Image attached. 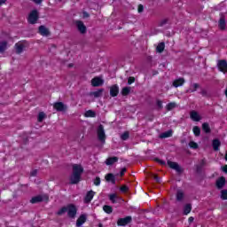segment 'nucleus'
I'll use <instances>...</instances> for the list:
<instances>
[{"instance_id":"nucleus-1","label":"nucleus","mask_w":227,"mask_h":227,"mask_svg":"<svg viewBox=\"0 0 227 227\" xmlns=\"http://www.w3.org/2000/svg\"><path fill=\"white\" fill-rule=\"evenodd\" d=\"M40 19V13L36 9L30 12L27 18L28 24H36Z\"/></svg>"},{"instance_id":"nucleus-2","label":"nucleus","mask_w":227,"mask_h":227,"mask_svg":"<svg viewBox=\"0 0 227 227\" xmlns=\"http://www.w3.org/2000/svg\"><path fill=\"white\" fill-rule=\"evenodd\" d=\"M67 215L70 217V219H75V215H77V207L75 205H67Z\"/></svg>"},{"instance_id":"nucleus-3","label":"nucleus","mask_w":227,"mask_h":227,"mask_svg":"<svg viewBox=\"0 0 227 227\" xmlns=\"http://www.w3.org/2000/svg\"><path fill=\"white\" fill-rule=\"evenodd\" d=\"M98 139L101 143H106V131L104 130V125L100 124L98 128Z\"/></svg>"},{"instance_id":"nucleus-4","label":"nucleus","mask_w":227,"mask_h":227,"mask_svg":"<svg viewBox=\"0 0 227 227\" xmlns=\"http://www.w3.org/2000/svg\"><path fill=\"white\" fill-rule=\"evenodd\" d=\"M132 223V216H126L124 218H120L117 221L118 226H127V224H130Z\"/></svg>"},{"instance_id":"nucleus-5","label":"nucleus","mask_w":227,"mask_h":227,"mask_svg":"<svg viewBox=\"0 0 227 227\" xmlns=\"http://www.w3.org/2000/svg\"><path fill=\"white\" fill-rule=\"evenodd\" d=\"M53 108H55L56 111H58L59 113H64V111H67V109H68L67 105H64L63 102H56V103H54L53 104Z\"/></svg>"},{"instance_id":"nucleus-6","label":"nucleus","mask_w":227,"mask_h":227,"mask_svg":"<svg viewBox=\"0 0 227 227\" xmlns=\"http://www.w3.org/2000/svg\"><path fill=\"white\" fill-rule=\"evenodd\" d=\"M217 67L220 70V72H223V74H227V62H226V60H224V59L218 60Z\"/></svg>"},{"instance_id":"nucleus-7","label":"nucleus","mask_w":227,"mask_h":227,"mask_svg":"<svg viewBox=\"0 0 227 227\" xmlns=\"http://www.w3.org/2000/svg\"><path fill=\"white\" fill-rule=\"evenodd\" d=\"M91 85L93 86V88H98V86H103L104 80L98 76H96L91 80Z\"/></svg>"},{"instance_id":"nucleus-8","label":"nucleus","mask_w":227,"mask_h":227,"mask_svg":"<svg viewBox=\"0 0 227 227\" xmlns=\"http://www.w3.org/2000/svg\"><path fill=\"white\" fill-rule=\"evenodd\" d=\"M82 173H84V168L82 166L79 164L73 165V174L82 176Z\"/></svg>"},{"instance_id":"nucleus-9","label":"nucleus","mask_w":227,"mask_h":227,"mask_svg":"<svg viewBox=\"0 0 227 227\" xmlns=\"http://www.w3.org/2000/svg\"><path fill=\"white\" fill-rule=\"evenodd\" d=\"M167 164L171 169H175V171H176L177 173H182V168H180V165H178V163L168 160Z\"/></svg>"},{"instance_id":"nucleus-10","label":"nucleus","mask_w":227,"mask_h":227,"mask_svg":"<svg viewBox=\"0 0 227 227\" xmlns=\"http://www.w3.org/2000/svg\"><path fill=\"white\" fill-rule=\"evenodd\" d=\"M88 220V215L86 214H82L78 219L76 220V226L81 227L86 221Z\"/></svg>"},{"instance_id":"nucleus-11","label":"nucleus","mask_w":227,"mask_h":227,"mask_svg":"<svg viewBox=\"0 0 227 227\" xmlns=\"http://www.w3.org/2000/svg\"><path fill=\"white\" fill-rule=\"evenodd\" d=\"M38 33H39V35H42V36H49L51 35V31H49V28H47L43 25H41L38 27Z\"/></svg>"},{"instance_id":"nucleus-12","label":"nucleus","mask_w":227,"mask_h":227,"mask_svg":"<svg viewBox=\"0 0 227 227\" xmlns=\"http://www.w3.org/2000/svg\"><path fill=\"white\" fill-rule=\"evenodd\" d=\"M81 182V176L77 174H72L70 176V184L71 185H75Z\"/></svg>"},{"instance_id":"nucleus-13","label":"nucleus","mask_w":227,"mask_h":227,"mask_svg":"<svg viewBox=\"0 0 227 227\" xmlns=\"http://www.w3.org/2000/svg\"><path fill=\"white\" fill-rule=\"evenodd\" d=\"M118 93H120V87L117 84L113 85L110 87V95L112 97H118Z\"/></svg>"},{"instance_id":"nucleus-14","label":"nucleus","mask_w":227,"mask_h":227,"mask_svg":"<svg viewBox=\"0 0 227 227\" xmlns=\"http://www.w3.org/2000/svg\"><path fill=\"white\" fill-rule=\"evenodd\" d=\"M95 192H93V190L89 191L84 198V203H91V200H93Z\"/></svg>"},{"instance_id":"nucleus-15","label":"nucleus","mask_w":227,"mask_h":227,"mask_svg":"<svg viewBox=\"0 0 227 227\" xmlns=\"http://www.w3.org/2000/svg\"><path fill=\"white\" fill-rule=\"evenodd\" d=\"M76 27L78 29V31H80V33H82V35H84V33H86V26L84 25V23L81 20L76 21Z\"/></svg>"},{"instance_id":"nucleus-16","label":"nucleus","mask_w":227,"mask_h":227,"mask_svg":"<svg viewBox=\"0 0 227 227\" xmlns=\"http://www.w3.org/2000/svg\"><path fill=\"white\" fill-rule=\"evenodd\" d=\"M226 185V178L224 176H221L216 180V187L217 189H223Z\"/></svg>"},{"instance_id":"nucleus-17","label":"nucleus","mask_w":227,"mask_h":227,"mask_svg":"<svg viewBox=\"0 0 227 227\" xmlns=\"http://www.w3.org/2000/svg\"><path fill=\"white\" fill-rule=\"evenodd\" d=\"M15 49L16 54H22V52H24V49H26V45L20 42L15 44Z\"/></svg>"},{"instance_id":"nucleus-18","label":"nucleus","mask_w":227,"mask_h":227,"mask_svg":"<svg viewBox=\"0 0 227 227\" xmlns=\"http://www.w3.org/2000/svg\"><path fill=\"white\" fill-rule=\"evenodd\" d=\"M212 146L215 152H219V148L221 147V140L218 138L214 139L212 141Z\"/></svg>"},{"instance_id":"nucleus-19","label":"nucleus","mask_w":227,"mask_h":227,"mask_svg":"<svg viewBox=\"0 0 227 227\" xmlns=\"http://www.w3.org/2000/svg\"><path fill=\"white\" fill-rule=\"evenodd\" d=\"M185 82V79L184 78H178L173 82V87L178 88L179 86H184V83Z\"/></svg>"},{"instance_id":"nucleus-20","label":"nucleus","mask_w":227,"mask_h":227,"mask_svg":"<svg viewBox=\"0 0 227 227\" xmlns=\"http://www.w3.org/2000/svg\"><path fill=\"white\" fill-rule=\"evenodd\" d=\"M102 93H104V89H98L97 91L90 92V97H94L95 98H98L102 97Z\"/></svg>"},{"instance_id":"nucleus-21","label":"nucleus","mask_w":227,"mask_h":227,"mask_svg":"<svg viewBox=\"0 0 227 227\" xmlns=\"http://www.w3.org/2000/svg\"><path fill=\"white\" fill-rule=\"evenodd\" d=\"M219 27L222 31H224L226 29V19L224 16H222L219 20Z\"/></svg>"},{"instance_id":"nucleus-22","label":"nucleus","mask_w":227,"mask_h":227,"mask_svg":"<svg viewBox=\"0 0 227 227\" xmlns=\"http://www.w3.org/2000/svg\"><path fill=\"white\" fill-rule=\"evenodd\" d=\"M118 160V157L114 156V157H109L108 159L106 160L105 163L106 164V166H113V164H114V162H116Z\"/></svg>"},{"instance_id":"nucleus-23","label":"nucleus","mask_w":227,"mask_h":227,"mask_svg":"<svg viewBox=\"0 0 227 227\" xmlns=\"http://www.w3.org/2000/svg\"><path fill=\"white\" fill-rule=\"evenodd\" d=\"M105 178L106 182H111V184H113L114 185V184H116V177L111 173L107 174Z\"/></svg>"},{"instance_id":"nucleus-24","label":"nucleus","mask_w":227,"mask_h":227,"mask_svg":"<svg viewBox=\"0 0 227 227\" xmlns=\"http://www.w3.org/2000/svg\"><path fill=\"white\" fill-rule=\"evenodd\" d=\"M42 201H43V197L42 195L35 196L30 200V203L32 204L42 203Z\"/></svg>"},{"instance_id":"nucleus-25","label":"nucleus","mask_w":227,"mask_h":227,"mask_svg":"<svg viewBox=\"0 0 227 227\" xmlns=\"http://www.w3.org/2000/svg\"><path fill=\"white\" fill-rule=\"evenodd\" d=\"M173 136V129L165 131L160 135V139H166V137H171Z\"/></svg>"},{"instance_id":"nucleus-26","label":"nucleus","mask_w":227,"mask_h":227,"mask_svg":"<svg viewBox=\"0 0 227 227\" xmlns=\"http://www.w3.org/2000/svg\"><path fill=\"white\" fill-rule=\"evenodd\" d=\"M190 117L193 120V121H200V120H201L200 114L196 111H192L190 114Z\"/></svg>"},{"instance_id":"nucleus-27","label":"nucleus","mask_w":227,"mask_h":227,"mask_svg":"<svg viewBox=\"0 0 227 227\" xmlns=\"http://www.w3.org/2000/svg\"><path fill=\"white\" fill-rule=\"evenodd\" d=\"M202 130L206 133V134H210V132H212V129H210V125L207 122H204L202 124Z\"/></svg>"},{"instance_id":"nucleus-28","label":"nucleus","mask_w":227,"mask_h":227,"mask_svg":"<svg viewBox=\"0 0 227 227\" xmlns=\"http://www.w3.org/2000/svg\"><path fill=\"white\" fill-rule=\"evenodd\" d=\"M165 47H166V44L164 43V42L160 43L156 47L157 52H159L160 54L164 52Z\"/></svg>"},{"instance_id":"nucleus-29","label":"nucleus","mask_w":227,"mask_h":227,"mask_svg":"<svg viewBox=\"0 0 227 227\" xmlns=\"http://www.w3.org/2000/svg\"><path fill=\"white\" fill-rule=\"evenodd\" d=\"M191 210H192V206L191 204H186L184 208V215H187L188 214H191Z\"/></svg>"},{"instance_id":"nucleus-30","label":"nucleus","mask_w":227,"mask_h":227,"mask_svg":"<svg viewBox=\"0 0 227 227\" xmlns=\"http://www.w3.org/2000/svg\"><path fill=\"white\" fill-rule=\"evenodd\" d=\"M86 118H95L97 116V113L93 110H89L85 113Z\"/></svg>"},{"instance_id":"nucleus-31","label":"nucleus","mask_w":227,"mask_h":227,"mask_svg":"<svg viewBox=\"0 0 227 227\" xmlns=\"http://www.w3.org/2000/svg\"><path fill=\"white\" fill-rule=\"evenodd\" d=\"M193 134L196 137H200V136L201 135V129H200V127H198V126H194L193 127Z\"/></svg>"},{"instance_id":"nucleus-32","label":"nucleus","mask_w":227,"mask_h":227,"mask_svg":"<svg viewBox=\"0 0 227 227\" xmlns=\"http://www.w3.org/2000/svg\"><path fill=\"white\" fill-rule=\"evenodd\" d=\"M103 210H104V212H106V214H113V207H111V206L105 205L103 207Z\"/></svg>"},{"instance_id":"nucleus-33","label":"nucleus","mask_w":227,"mask_h":227,"mask_svg":"<svg viewBox=\"0 0 227 227\" xmlns=\"http://www.w3.org/2000/svg\"><path fill=\"white\" fill-rule=\"evenodd\" d=\"M130 93V87H124L121 90V95L123 97H127V95H129Z\"/></svg>"},{"instance_id":"nucleus-34","label":"nucleus","mask_w":227,"mask_h":227,"mask_svg":"<svg viewBox=\"0 0 227 227\" xmlns=\"http://www.w3.org/2000/svg\"><path fill=\"white\" fill-rule=\"evenodd\" d=\"M7 45H8V43H6V41L1 42L0 43V52H4V51H6Z\"/></svg>"},{"instance_id":"nucleus-35","label":"nucleus","mask_w":227,"mask_h":227,"mask_svg":"<svg viewBox=\"0 0 227 227\" xmlns=\"http://www.w3.org/2000/svg\"><path fill=\"white\" fill-rule=\"evenodd\" d=\"M192 86L193 89L188 90L187 93H194V91H197L198 88H200L199 83H193Z\"/></svg>"},{"instance_id":"nucleus-36","label":"nucleus","mask_w":227,"mask_h":227,"mask_svg":"<svg viewBox=\"0 0 227 227\" xmlns=\"http://www.w3.org/2000/svg\"><path fill=\"white\" fill-rule=\"evenodd\" d=\"M175 107H176V103H168L166 106L167 111H173V109H175Z\"/></svg>"},{"instance_id":"nucleus-37","label":"nucleus","mask_w":227,"mask_h":227,"mask_svg":"<svg viewBox=\"0 0 227 227\" xmlns=\"http://www.w3.org/2000/svg\"><path fill=\"white\" fill-rule=\"evenodd\" d=\"M67 207H63L57 212V215H63V214H67Z\"/></svg>"},{"instance_id":"nucleus-38","label":"nucleus","mask_w":227,"mask_h":227,"mask_svg":"<svg viewBox=\"0 0 227 227\" xmlns=\"http://www.w3.org/2000/svg\"><path fill=\"white\" fill-rule=\"evenodd\" d=\"M43 120H45V113L40 112L38 114L37 121L42 122Z\"/></svg>"},{"instance_id":"nucleus-39","label":"nucleus","mask_w":227,"mask_h":227,"mask_svg":"<svg viewBox=\"0 0 227 227\" xmlns=\"http://www.w3.org/2000/svg\"><path fill=\"white\" fill-rule=\"evenodd\" d=\"M129 137L130 134L129 133V131H125L122 135H121V139L122 141H127V139H129Z\"/></svg>"},{"instance_id":"nucleus-40","label":"nucleus","mask_w":227,"mask_h":227,"mask_svg":"<svg viewBox=\"0 0 227 227\" xmlns=\"http://www.w3.org/2000/svg\"><path fill=\"white\" fill-rule=\"evenodd\" d=\"M176 200H177V201H182V200H184V192L183 191L177 192Z\"/></svg>"},{"instance_id":"nucleus-41","label":"nucleus","mask_w":227,"mask_h":227,"mask_svg":"<svg viewBox=\"0 0 227 227\" xmlns=\"http://www.w3.org/2000/svg\"><path fill=\"white\" fill-rule=\"evenodd\" d=\"M169 20L168 19H164V20H161L160 21L158 22V26L159 27H163V26H166V24H168Z\"/></svg>"},{"instance_id":"nucleus-42","label":"nucleus","mask_w":227,"mask_h":227,"mask_svg":"<svg viewBox=\"0 0 227 227\" xmlns=\"http://www.w3.org/2000/svg\"><path fill=\"white\" fill-rule=\"evenodd\" d=\"M116 198H118L116 193H112L109 195V200L112 203H116Z\"/></svg>"},{"instance_id":"nucleus-43","label":"nucleus","mask_w":227,"mask_h":227,"mask_svg":"<svg viewBox=\"0 0 227 227\" xmlns=\"http://www.w3.org/2000/svg\"><path fill=\"white\" fill-rule=\"evenodd\" d=\"M189 146H190V148H192L193 150H198V143H196L194 141H191L189 143Z\"/></svg>"},{"instance_id":"nucleus-44","label":"nucleus","mask_w":227,"mask_h":227,"mask_svg":"<svg viewBox=\"0 0 227 227\" xmlns=\"http://www.w3.org/2000/svg\"><path fill=\"white\" fill-rule=\"evenodd\" d=\"M156 106H158V110H159V111L162 110V108L164 107V106H162V101H161L160 99H158V100L156 101Z\"/></svg>"},{"instance_id":"nucleus-45","label":"nucleus","mask_w":227,"mask_h":227,"mask_svg":"<svg viewBox=\"0 0 227 227\" xmlns=\"http://www.w3.org/2000/svg\"><path fill=\"white\" fill-rule=\"evenodd\" d=\"M221 198L222 200H227V190L221 191Z\"/></svg>"},{"instance_id":"nucleus-46","label":"nucleus","mask_w":227,"mask_h":227,"mask_svg":"<svg viewBox=\"0 0 227 227\" xmlns=\"http://www.w3.org/2000/svg\"><path fill=\"white\" fill-rule=\"evenodd\" d=\"M133 82H136V78L130 76L128 78V84L130 85L132 84Z\"/></svg>"},{"instance_id":"nucleus-47","label":"nucleus","mask_w":227,"mask_h":227,"mask_svg":"<svg viewBox=\"0 0 227 227\" xmlns=\"http://www.w3.org/2000/svg\"><path fill=\"white\" fill-rule=\"evenodd\" d=\"M121 192H127L129 191V186L123 185L120 188Z\"/></svg>"},{"instance_id":"nucleus-48","label":"nucleus","mask_w":227,"mask_h":227,"mask_svg":"<svg viewBox=\"0 0 227 227\" xmlns=\"http://www.w3.org/2000/svg\"><path fill=\"white\" fill-rule=\"evenodd\" d=\"M200 95H202V97H207L208 96V92L207 91V90L202 89L200 90Z\"/></svg>"},{"instance_id":"nucleus-49","label":"nucleus","mask_w":227,"mask_h":227,"mask_svg":"<svg viewBox=\"0 0 227 227\" xmlns=\"http://www.w3.org/2000/svg\"><path fill=\"white\" fill-rule=\"evenodd\" d=\"M156 162H159L161 166H166V161L160 160L159 158H155Z\"/></svg>"},{"instance_id":"nucleus-50","label":"nucleus","mask_w":227,"mask_h":227,"mask_svg":"<svg viewBox=\"0 0 227 227\" xmlns=\"http://www.w3.org/2000/svg\"><path fill=\"white\" fill-rule=\"evenodd\" d=\"M94 185H100V178L98 176L94 179Z\"/></svg>"},{"instance_id":"nucleus-51","label":"nucleus","mask_w":227,"mask_h":227,"mask_svg":"<svg viewBox=\"0 0 227 227\" xmlns=\"http://www.w3.org/2000/svg\"><path fill=\"white\" fill-rule=\"evenodd\" d=\"M36 175H38L37 169H34L30 172V176H36Z\"/></svg>"},{"instance_id":"nucleus-52","label":"nucleus","mask_w":227,"mask_h":227,"mask_svg":"<svg viewBox=\"0 0 227 227\" xmlns=\"http://www.w3.org/2000/svg\"><path fill=\"white\" fill-rule=\"evenodd\" d=\"M203 169V167L201 165H197L196 166V171L197 173H201V170Z\"/></svg>"},{"instance_id":"nucleus-53","label":"nucleus","mask_w":227,"mask_h":227,"mask_svg":"<svg viewBox=\"0 0 227 227\" xmlns=\"http://www.w3.org/2000/svg\"><path fill=\"white\" fill-rule=\"evenodd\" d=\"M153 178H154L155 182H157L158 184H160V177H159L157 175H154Z\"/></svg>"},{"instance_id":"nucleus-54","label":"nucleus","mask_w":227,"mask_h":227,"mask_svg":"<svg viewBox=\"0 0 227 227\" xmlns=\"http://www.w3.org/2000/svg\"><path fill=\"white\" fill-rule=\"evenodd\" d=\"M143 10H145V7L143 6V4H139L138 5V13H142Z\"/></svg>"},{"instance_id":"nucleus-55","label":"nucleus","mask_w":227,"mask_h":227,"mask_svg":"<svg viewBox=\"0 0 227 227\" xmlns=\"http://www.w3.org/2000/svg\"><path fill=\"white\" fill-rule=\"evenodd\" d=\"M35 4H42L43 3V0H32Z\"/></svg>"},{"instance_id":"nucleus-56","label":"nucleus","mask_w":227,"mask_h":227,"mask_svg":"<svg viewBox=\"0 0 227 227\" xmlns=\"http://www.w3.org/2000/svg\"><path fill=\"white\" fill-rule=\"evenodd\" d=\"M126 172H127V168H121V176H123V175H125Z\"/></svg>"},{"instance_id":"nucleus-57","label":"nucleus","mask_w":227,"mask_h":227,"mask_svg":"<svg viewBox=\"0 0 227 227\" xmlns=\"http://www.w3.org/2000/svg\"><path fill=\"white\" fill-rule=\"evenodd\" d=\"M207 164V161L205 160H202L200 166H201V168H203V166H205Z\"/></svg>"},{"instance_id":"nucleus-58","label":"nucleus","mask_w":227,"mask_h":227,"mask_svg":"<svg viewBox=\"0 0 227 227\" xmlns=\"http://www.w3.org/2000/svg\"><path fill=\"white\" fill-rule=\"evenodd\" d=\"M223 173H227V165L223 167Z\"/></svg>"},{"instance_id":"nucleus-59","label":"nucleus","mask_w":227,"mask_h":227,"mask_svg":"<svg viewBox=\"0 0 227 227\" xmlns=\"http://www.w3.org/2000/svg\"><path fill=\"white\" fill-rule=\"evenodd\" d=\"M189 223H193L194 222V217L191 216L189 219H188Z\"/></svg>"},{"instance_id":"nucleus-60","label":"nucleus","mask_w":227,"mask_h":227,"mask_svg":"<svg viewBox=\"0 0 227 227\" xmlns=\"http://www.w3.org/2000/svg\"><path fill=\"white\" fill-rule=\"evenodd\" d=\"M4 3H6V0H0V6H1L2 4H4Z\"/></svg>"},{"instance_id":"nucleus-61","label":"nucleus","mask_w":227,"mask_h":227,"mask_svg":"<svg viewBox=\"0 0 227 227\" xmlns=\"http://www.w3.org/2000/svg\"><path fill=\"white\" fill-rule=\"evenodd\" d=\"M98 227H104V225L102 223H99Z\"/></svg>"},{"instance_id":"nucleus-62","label":"nucleus","mask_w":227,"mask_h":227,"mask_svg":"<svg viewBox=\"0 0 227 227\" xmlns=\"http://www.w3.org/2000/svg\"><path fill=\"white\" fill-rule=\"evenodd\" d=\"M225 160H227V151H226V153H225Z\"/></svg>"},{"instance_id":"nucleus-63","label":"nucleus","mask_w":227,"mask_h":227,"mask_svg":"<svg viewBox=\"0 0 227 227\" xmlns=\"http://www.w3.org/2000/svg\"><path fill=\"white\" fill-rule=\"evenodd\" d=\"M74 67V64H69V67Z\"/></svg>"},{"instance_id":"nucleus-64","label":"nucleus","mask_w":227,"mask_h":227,"mask_svg":"<svg viewBox=\"0 0 227 227\" xmlns=\"http://www.w3.org/2000/svg\"><path fill=\"white\" fill-rule=\"evenodd\" d=\"M85 17H90V15L89 14H85Z\"/></svg>"}]
</instances>
